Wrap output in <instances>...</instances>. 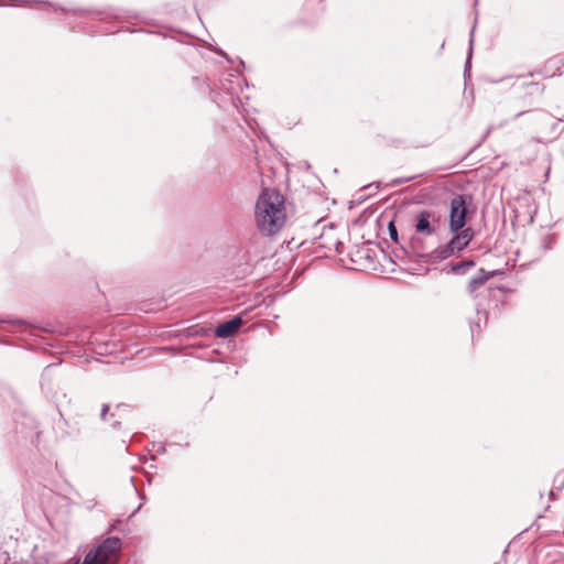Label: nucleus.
I'll list each match as a JSON object with an SVG mask.
<instances>
[{"mask_svg":"<svg viewBox=\"0 0 564 564\" xmlns=\"http://www.w3.org/2000/svg\"><path fill=\"white\" fill-rule=\"evenodd\" d=\"M475 29H476V23L474 24V26H473V29H471V32H470L469 52H468V56H467V61H466V67L469 65V63H470V58H471V54H473V45H474V33H475Z\"/></svg>","mask_w":564,"mask_h":564,"instance_id":"obj_10","label":"nucleus"},{"mask_svg":"<svg viewBox=\"0 0 564 564\" xmlns=\"http://www.w3.org/2000/svg\"><path fill=\"white\" fill-rule=\"evenodd\" d=\"M10 323L15 324V325H23L24 321L18 319V321H11Z\"/></svg>","mask_w":564,"mask_h":564,"instance_id":"obj_18","label":"nucleus"},{"mask_svg":"<svg viewBox=\"0 0 564 564\" xmlns=\"http://www.w3.org/2000/svg\"><path fill=\"white\" fill-rule=\"evenodd\" d=\"M284 197L276 191L265 188L258 197L254 220L258 230L264 236L278 234L286 220Z\"/></svg>","mask_w":564,"mask_h":564,"instance_id":"obj_1","label":"nucleus"},{"mask_svg":"<svg viewBox=\"0 0 564 564\" xmlns=\"http://www.w3.org/2000/svg\"><path fill=\"white\" fill-rule=\"evenodd\" d=\"M495 272H487L480 269L475 276H473L468 283V290L470 293L475 292L480 285H482L489 278L494 276Z\"/></svg>","mask_w":564,"mask_h":564,"instance_id":"obj_8","label":"nucleus"},{"mask_svg":"<svg viewBox=\"0 0 564 564\" xmlns=\"http://www.w3.org/2000/svg\"><path fill=\"white\" fill-rule=\"evenodd\" d=\"M468 203H470V197L466 195H456L451 200L449 230L452 232L465 229Z\"/></svg>","mask_w":564,"mask_h":564,"instance_id":"obj_4","label":"nucleus"},{"mask_svg":"<svg viewBox=\"0 0 564 564\" xmlns=\"http://www.w3.org/2000/svg\"><path fill=\"white\" fill-rule=\"evenodd\" d=\"M475 262L473 260H466L459 263L452 264V271L454 273H465L468 269L473 268Z\"/></svg>","mask_w":564,"mask_h":564,"instance_id":"obj_9","label":"nucleus"},{"mask_svg":"<svg viewBox=\"0 0 564 564\" xmlns=\"http://www.w3.org/2000/svg\"><path fill=\"white\" fill-rule=\"evenodd\" d=\"M388 230H389V236H390L391 240L397 242L398 241V230L392 221L389 224Z\"/></svg>","mask_w":564,"mask_h":564,"instance_id":"obj_11","label":"nucleus"},{"mask_svg":"<svg viewBox=\"0 0 564 564\" xmlns=\"http://www.w3.org/2000/svg\"><path fill=\"white\" fill-rule=\"evenodd\" d=\"M112 427L117 429L118 426H120V421L119 420H115L112 423H111Z\"/></svg>","mask_w":564,"mask_h":564,"instance_id":"obj_16","label":"nucleus"},{"mask_svg":"<svg viewBox=\"0 0 564 564\" xmlns=\"http://www.w3.org/2000/svg\"><path fill=\"white\" fill-rule=\"evenodd\" d=\"M523 113H525V111H520V112H518V113L514 116V118L517 119V118L521 117Z\"/></svg>","mask_w":564,"mask_h":564,"instance_id":"obj_19","label":"nucleus"},{"mask_svg":"<svg viewBox=\"0 0 564 564\" xmlns=\"http://www.w3.org/2000/svg\"><path fill=\"white\" fill-rule=\"evenodd\" d=\"M528 87L532 88L533 90L538 93H542L543 88L538 83H530L528 84Z\"/></svg>","mask_w":564,"mask_h":564,"instance_id":"obj_14","label":"nucleus"},{"mask_svg":"<svg viewBox=\"0 0 564 564\" xmlns=\"http://www.w3.org/2000/svg\"><path fill=\"white\" fill-rule=\"evenodd\" d=\"M242 324V319L240 316H236L230 321H227L220 325H218L215 329V335L218 338H229L236 335L239 327Z\"/></svg>","mask_w":564,"mask_h":564,"instance_id":"obj_6","label":"nucleus"},{"mask_svg":"<svg viewBox=\"0 0 564 564\" xmlns=\"http://www.w3.org/2000/svg\"><path fill=\"white\" fill-rule=\"evenodd\" d=\"M414 180V176H410V177H405V178H402V180H398L395 181V184H402V183H405V182H410Z\"/></svg>","mask_w":564,"mask_h":564,"instance_id":"obj_15","label":"nucleus"},{"mask_svg":"<svg viewBox=\"0 0 564 564\" xmlns=\"http://www.w3.org/2000/svg\"><path fill=\"white\" fill-rule=\"evenodd\" d=\"M432 220H435V215L433 212L423 210L419 213L416 215L415 230L419 234L432 236L436 231L435 227L432 225Z\"/></svg>","mask_w":564,"mask_h":564,"instance_id":"obj_5","label":"nucleus"},{"mask_svg":"<svg viewBox=\"0 0 564 564\" xmlns=\"http://www.w3.org/2000/svg\"><path fill=\"white\" fill-rule=\"evenodd\" d=\"M108 411H109V405L104 404L102 408H101V413H100V416H101L102 421H107L106 415H107Z\"/></svg>","mask_w":564,"mask_h":564,"instance_id":"obj_13","label":"nucleus"},{"mask_svg":"<svg viewBox=\"0 0 564 564\" xmlns=\"http://www.w3.org/2000/svg\"><path fill=\"white\" fill-rule=\"evenodd\" d=\"M128 408L126 405H117L116 412L111 414V416L121 417V412H124Z\"/></svg>","mask_w":564,"mask_h":564,"instance_id":"obj_12","label":"nucleus"},{"mask_svg":"<svg viewBox=\"0 0 564 564\" xmlns=\"http://www.w3.org/2000/svg\"><path fill=\"white\" fill-rule=\"evenodd\" d=\"M454 234L455 235L447 243L437 247L433 251L432 257L434 260L442 261L453 257L457 252L464 250L470 243L475 236V232L470 227L460 229L459 231Z\"/></svg>","mask_w":564,"mask_h":564,"instance_id":"obj_3","label":"nucleus"},{"mask_svg":"<svg viewBox=\"0 0 564 564\" xmlns=\"http://www.w3.org/2000/svg\"><path fill=\"white\" fill-rule=\"evenodd\" d=\"M115 529H116V523L110 524L108 530H107V533L112 532Z\"/></svg>","mask_w":564,"mask_h":564,"instance_id":"obj_17","label":"nucleus"},{"mask_svg":"<svg viewBox=\"0 0 564 564\" xmlns=\"http://www.w3.org/2000/svg\"><path fill=\"white\" fill-rule=\"evenodd\" d=\"M564 72V62L557 57L550 58L543 68V73L547 77L561 75Z\"/></svg>","mask_w":564,"mask_h":564,"instance_id":"obj_7","label":"nucleus"},{"mask_svg":"<svg viewBox=\"0 0 564 564\" xmlns=\"http://www.w3.org/2000/svg\"><path fill=\"white\" fill-rule=\"evenodd\" d=\"M122 541L118 536L105 539L95 550H90L83 564H116Z\"/></svg>","mask_w":564,"mask_h":564,"instance_id":"obj_2","label":"nucleus"},{"mask_svg":"<svg viewBox=\"0 0 564 564\" xmlns=\"http://www.w3.org/2000/svg\"><path fill=\"white\" fill-rule=\"evenodd\" d=\"M30 2H31L30 0H24V1H22V6L28 7Z\"/></svg>","mask_w":564,"mask_h":564,"instance_id":"obj_20","label":"nucleus"}]
</instances>
